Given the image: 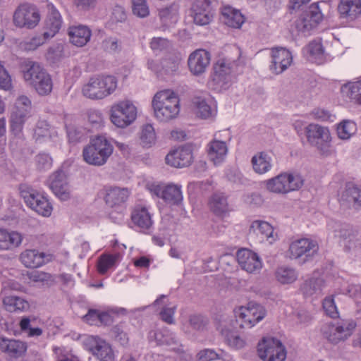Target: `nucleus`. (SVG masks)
Returning <instances> with one entry per match:
<instances>
[{
    "mask_svg": "<svg viewBox=\"0 0 361 361\" xmlns=\"http://www.w3.org/2000/svg\"><path fill=\"white\" fill-rule=\"evenodd\" d=\"M235 61L227 58L219 59L213 65L209 85L216 92L221 93L228 90L237 77Z\"/></svg>",
    "mask_w": 361,
    "mask_h": 361,
    "instance_id": "f257e3e1",
    "label": "nucleus"
},
{
    "mask_svg": "<svg viewBox=\"0 0 361 361\" xmlns=\"http://www.w3.org/2000/svg\"><path fill=\"white\" fill-rule=\"evenodd\" d=\"M152 106L155 118L161 122H169L176 118L180 113V99L171 90H164L155 94Z\"/></svg>",
    "mask_w": 361,
    "mask_h": 361,
    "instance_id": "f03ea898",
    "label": "nucleus"
},
{
    "mask_svg": "<svg viewBox=\"0 0 361 361\" xmlns=\"http://www.w3.org/2000/svg\"><path fill=\"white\" fill-rule=\"evenodd\" d=\"M104 191V200L106 204L112 209L109 217L113 222L119 224L124 221L130 190L127 188L109 186L105 188Z\"/></svg>",
    "mask_w": 361,
    "mask_h": 361,
    "instance_id": "7ed1b4c3",
    "label": "nucleus"
},
{
    "mask_svg": "<svg viewBox=\"0 0 361 361\" xmlns=\"http://www.w3.org/2000/svg\"><path fill=\"white\" fill-rule=\"evenodd\" d=\"M113 152L110 141L104 135H97L83 148L82 157L87 164L101 166L107 162Z\"/></svg>",
    "mask_w": 361,
    "mask_h": 361,
    "instance_id": "20e7f679",
    "label": "nucleus"
},
{
    "mask_svg": "<svg viewBox=\"0 0 361 361\" xmlns=\"http://www.w3.org/2000/svg\"><path fill=\"white\" fill-rule=\"evenodd\" d=\"M18 189L20 196L28 208L42 216H51L53 207L45 192L33 188L27 183L19 184Z\"/></svg>",
    "mask_w": 361,
    "mask_h": 361,
    "instance_id": "39448f33",
    "label": "nucleus"
},
{
    "mask_svg": "<svg viewBox=\"0 0 361 361\" xmlns=\"http://www.w3.org/2000/svg\"><path fill=\"white\" fill-rule=\"evenodd\" d=\"M118 80L114 75H97L91 77L82 89V94L90 99H102L116 90Z\"/></svg>",
    "mask_w": 361,
    "mask_h": 361,
    "instance_id": "423d86ee",
    "label": "nucleus"
},
{
    "mask_svg": "<svg viewBox=\"0 0 361 361\" xmlns=\"http://www.w3.org/2000/svg\"><path fill=\"white\" fill-rule=\"evenodd\" d=\"M304 178L296 173L283 172L265 180L267 190L276 194H287L300 190L304 185Z\"/></svg>",
    "mask_w": 361,
    "mask_h": 361,
    "instance_id": "0eeeda50",
    "label": "nucleus"
},
{
    "mask_svg": "<svg viewBox=\"0 0 361 361\" xmlns=\"http://www.w3.org/2000/svg\"><path fill=\"white\" fill-rule=\"evenodd\" d=\"M257 351L263 361H285L287 355L285 345L274 337H263L257 343Z\"/></svg>",
    "mask_w": 361,
    "mask_h": 361,
    "instance_id": "6e6552de",
    "label": "nucleus"
},
{
    "mask_svg": "<svg viewBox=\"0 0 361 361\" xmlns=\"http://www.w3.org/2000/svg\"><path fill=\"white\" fill-rule=\"evenodd\" d=\"M319 250L317 241L302 238L293 240L288 250V257L290 259H298L302 264L311 261Z\"/></svg>",
    "mask_w": 361,
    "mask_h": 361,
    "instance_id": "1a4fd4ad",
    "label": "nucleus"
},
{
    "mask_svg": "<svg viewBox=\"0 0 361 361\" xmlns=\"http://www.w3.org/2000/svg\"><path fill=\"white\" fill-rule=\"evenodd\" d=\"M137 118V108L130 100L119 101L110 110V120L118 128H124Z\"/></svg>",
    "mask_w": 361,
    "mask_h": 361,
    "instance_id": "9d476101",
    "label": "nucleus"
},
{
    "mask_svg": "<svg viewBox=\"0 0 361 361\" xmlns=\"http://www.w3.org/2000/svg\"><path fill=\"white\" fill-rule=\"evenodd\" d=\"M41 15L37 6L24 2L16 9L13 16V24L20 28L33 29L39 23Z\"/></svg>",
    "mask_w": 361,
    "mask_h": 361,
    "instance_id": "9b49d317",
    "label": "nucleus"
},
{
    "mask_svg": "<svg viewBox=\"0 0 361 361\" xmlns=\"http://www.w3.org/2000/svg\"><path fill=\"white\" fill-rule=\"evenodd\" d=\"M235 322L242 329H250L266 316L265 309L260 305L249 302L247 307H240L235 311Z\"/></svg>",
    "mask_w": 361,
    "mask_h": 361,
    "instance_id": "f8f14e48",
    "label": "nucleus"
},
{
    "mask_svg": "<svg viewBox=\"0 0 361 361\" xmlns=\"http://www.w3.org/2000/svg\"><path fill=\"white\" fill-rule=\"evenodd\" d=\"M356 327L353 319H341L336 324H330L324 330L325 338L333 344H338L350 337Z\"/></svg>",
    "mask_w": 361,
    "mask_h": 361,
    "instance_id": "ddd939ff",
    "label": "nucleus"
},
{
    "mask_svg": "<svg viewBox=\"0 0 361 361\" xmlns=\"http://www.w3.org/2000/svg\"><path fill=\"white\" fill-rule=\"evenodd\" d=\"M323 19L319 4L313 3L307 6L296 20V28L302 32H309L316 28Z\"/></svg>",
    "mask_w": 361,
    "mask_h": 361,
    "instance_id": "4468645a",
    "label": "nucleus"
},
{
    "mask_svg": "<svg viewBox=\"0 0 361 361\" xmlns=\"http://www.w3.org/2000/svg\"><path fill=\"white\" fill-rule=\"evenodd\" d=\"M307 142L320 151H324L331 141L330 132L327 128L319 124L310 123L305 128Z\"/></svg>",
    "mask_w": 361,
    "mask_h": 361,
    "instance_id": "2eb2a0df",
    "label": "nucleus"
},
{
    "mask_svg": "<svg viewBox=\"0 0 361 361\" xmlns=\"http://www.w3.org/2000/svg\"><path fill=\"white\" fill-rule=\"evenodd\" d=\"M193 147L187 143L171 150L166 156V163L175 168L189 166L193 161Z\"/></svg>",
    "mask_w": 361,
    "mask_h": 361,
    "instance_id": "dca6fc26",
    "label": "nucleus"
},
{
    "mask_svg": "<svg viewBox=\"0 0 361 361\" xmlns=\"http://www.w3.org/2000/svg\"><path fill=\"white\" fill-rule=\"evenodd\" d=\"M47 183L53 193L61 200L66 201L71 197L67 176L62 169H58L52 173Z\"/></svg>",
    "mask_w": 361,
    "mask_h": 361,
    "instance_id": "f3484780",
    "label": "nucleus"
},
{
    "mask_svg": "<svg viewBox=\"0 0 361 361\" xmlns=\"http://www.w3.org/2000/svg\"><path fill=\"white\" fill-rule=\"evenodd\" d=\"M210 61V52L204 49H198L189 55L188 68L193 75L199 76L206 71Z\"/></svg>",
    "mask_w": 361,
    "mask_h": 361,
    "instance_id": "a211bd4d",
    "label": "nucleus"
},
{
    "mask_svg": "<svg viewBox=\"0 0 361 361\" xmlns=\"http://www.w3.org/2000/svg\"><path fill=\"white\" fill-rule=\"evenodd\" d=\"M153 192L161 198L164 202L170 206H179L183 202L181 186L175 184H168L165 186L155 185Z\"/></svg>",
    "mask_w": 361,
    "mask_h": 361,
    "instance_id": "6ab92c4d",
    "label": "nucleus"
},
{
    "mask_svg": "<svg viewBox=\"0 0 361 361\" xmlns=\"http://www.w3.org/2000/svg\"><path fill=\"white\" fill-rule=\"evenodd\" d=\"M293 63L291 52L283 47H276L271 50V61L269 69L274 74H281Z\"/></svg>",
    "mask_w": 361,
    "mask_h": 361,
    "instance_id": "aec40b11",
    "label": "nucleus"
},
{
    "mask_svg": "<svg viewBox=\"0 0 361 361\" xmlns=\"http://www.w3.org/2000/svg\"><path fill=\"white\" fill-rule=\"evenodd\" d=\"M191 16L196 25L209 24L213 18L212 0H195L191 7Z\"/></svg>",
    "mask_w": 361,
    "mask_h": 361,
    "instance_id": "412c9836",
    "label": "nucleus"
},
{
    "mask_svg": "<svg viewBox=\"0 0 361 361\" xmlns=\"http://www.w3.org/2000/svg\"><path fill=\"white\" fill-rule=\"evenodd\" d=\"M48 13L43 25L42 35L44 39L53 37L58 33L62 25V17L59 11L52 4H47Z\"/></svg>",
    "mask_w": 361,
    "mask_h": 361,
    "instance_id": "4be33fe9",
    "label": "nucleus"
},
{
    "mask_svg": "<svg viewBox=\"0 0 361 361\" xmlns=\"http://www.w3.org/2000/svg\"><path fill=\"white\" fill-rule=\"evenodd\" d=\"M53 255L37 249H26L21 252L20 259L22 264L27 268H38L52 260Z\"/></svg>",
    "mask_w": 361,
    "mask_h": 361,
    "instance_id": "5701e85b",
    "label": "nucleus"
},
{
    "mask_svg": "<svg viewBox=\"0 0 361 361\" xmlns=\"http://www.w3.org/2000/svg\"><path fill=\"white\" fill-rule=\"evenodd\" d=\"M236 259L241 269L248 273H254L262 268V264L259 255L249 249L238 250Z\"/></svg>",
    "mask_w": 361,
    "mask_h": 361,
    "instance_id": "b1692460",
    "label": "nucleus"
},
{
    "mask_svg": "<svg viewBox=\"0 0 361 361\" xmlns=\"http://www.w3.org/2000/svg\"><path fill=\"white\" fill-rule=\"evenodd\" d=\"M130 219L135 226L143 232L149 231L153 225L149 207L143 204H135L131 209Z\"/></svg>",
    "mask_w": 361,
    "mask_h": 361,
    "instance_id": "393cba45",
    "label": "nucleus"
},
{
    "mask_svg": "<svg viewBox=\"0 0 361 361\" xmlns=\"http://www.w3.org/2000/svg\"><path fill=\"white\" fill-rule=\"evenodd\" d=\"M27 345L20 340L0 337V350L6 353L9 357L18 358L26 353Z\"/></svg>",
    "mask_w": 361,
    "mask_h": 361,
    "instance_id": "a878e982",
    "label": "nucleus"
},
{
    "mask_svg": "<svg viewBox=\"0 0 361 361\" xmlns=\"http://www.w3.org/2000/svg\"><path fill=\"white\" fill-rule=\"evenodd\" d=\"M338 12L341 19L355 20L361 15V0H340Z\"/></svg>",
    "mask_w": 361,
    "mask_h": 361,
    "instance_id": "bb28decb",
    "label": "nucleus"
},
{
    "mask_svg": "<svg viewBox=\"0 0 361 361\" xmlns=\"http://www.w3.org/2000/svg\"><path fill=\"white\" fill-rule=\"evenodd\" d=\"M21 72L25 80L32 87L41 80L47 71L37 62L28 61L21 66Z\"/></svg>",
    "mask_w": 361,
    "mask_h": 361,
    "instance_id": "cd10ccee",
    "label": "nucleus"
},
{
    "mask_svg": "<svg viewBox=\"0 0 361 361\" xmlns=\"http://www.w3.org/2000/svg\"><path fill=\"white\" fill-rule=\"evenodd\" d=\"M21 72L25 80L32 87L41 80L47 71L37 62L28 61L21 66Z\"/></svg>",
    "mask_w": 361,
    "mask_h": 361,
    "instance_id": "c85d7f7f",
    "label": "nucleus"
},
{
    "mask_svg": "<svg viewBox=\"0 0 361 361\" xmlns=\"http://www.w3.org/2000/svg\"><path fill=\"white\" fill-rule=\"evenodd\" d=\"M70 42L76 47H82L87 44L92 36V30L83 25H73L68 30Z\"/></svg>",
    "mask_w": 361,
    "mask_h": 361,
    "instance_id": "c756f323",
    "label": "nucleus"
},
{
    "mask_svg": "<svg viewBox=\"0 0 361 361\" xmlns=\"http://www.w3.org/2000/svg\"><path fill=\"white\" fill-rule=\"evenodd\" d=\"M23 237L18 231L0 228V250H13L20 245Z\"/></svg>",
    "mask_w": 361,
    "mask_h": 361,
    "instance_id": "7c9ffc66",
    "label": "nucleus"
},
{
    "mask_svg": "<svg viewBox=\"0 0 361 361\" xmlns=\"http://www.w3.org/2000/svg\"><path fill=\"white\" fill-rule=\"evenodd\" d=\"M227 152V145L224 141L214 139L207 145V156L215 165L224 160Z\"/></svg>",
    "mask_w": 361,
    "mask_h": 361,
    "instance_id": "2f4dec72",
    "label": "nucleus"
},
{
    "mask_svg": "<svg viewBox=\"0 0 361 361\" xmlns=\"http://www.w3.org/2000/svg\"><path fill=\"white\" fill-rule=\"evenodd\" d=\"M221 15L224 23L233 28H240L245 20L240 10L229 5L222 8Z\"/></svg>",
    "mask_w": 361,
    "mask_h": 361,
    "instance_id": "473e14b6",
    "label": "nucleus"
},
{
    "mask_svg": "<svg viewBox=\"0 0 361 361\" xmlns=\"http://www.w3.org/2000/svg\"><path fill=\"white\" fill-rule=\"evenodd\" d=\"M149 342L154 341L157 345H171L176 343L173 332L167 328L151 330L148 334Z\"/></svg>",
    "mask_w": 361,
    "mask_h": 361,
    "instance_id": "72a5a7b5",
    "label": "nucleus"
},
{
    "mask_svg": "<svg viewBox=\"0 0 361 361\" xmlns=\"http://www.w3.org/2000/svg\"><path fill=\"white\" fill-rule=\"evenodd\" d=\"M251 164L254 171L259 175L269 171L272 166V158L265 152H259L251 159Z\"/></svg>",
    "mask_w": 361,
    "mask_h": 361,
    "instance_id": "f704fd0d",
    "label": "nucleus"
},
{
    "mask_svg": "<svg viewBox=\"0 0 361 361\" xmlns=\"http://www.w3.org/2000/svg\"><path fill=\"white\" fill-rule=\"evenodd\" d=\"M3 305L9 312H22L29 310L30 304L25 299L14 295H6L3 298Z\"/></svg>",
    "mask_w": 361,
    "mask_h": 361,
    "instance_id": "c9c22d12",
    "label": "nucleus"
},
{
    "mask_svg": "<svg viewBox=\"0 0 361 361\" xmlns=\"http://www.w3.org/2000/svg\"><path fill=\"white\" fill-rule=\"evenodd\" d=\"M209 206L212 213L221 219L229 212L227 198L223 195L214 194L209 200Z\"/></svg>",
    "mask_w": 361,
    "mask_h": 361,
    "instance_id": "e433bc0d",
    "label": "nucleus"
},
{
    "mask_svg": "<svg viewBox=\"0 0 361 361\" xmlns=\"http://www.w3.org/2000/svg\"><path fill=\"white\" fill-rule=\"evenodd\" d=\"M341 200L357 209L361 207V190L357 185L348 183L342 192Z\"/></svg>",
    "mask_w": 361,
    "mask_h": 361,
    "instance_id": "4c0bfd02",
    "label": "nucleus"
},
{
    "mask_svg": "<svg viewBox=\"0 0 361 361\" xmlns=\"http://www.w3.org/2000/svg\"><path fill=\"white\" fill-rule=\"evenodd\" d=\"M305 50L310 59L317 64H323L326 61L324 48L321 41L312 40L306 46Z\"/></svg>",
    "mask_w": 361,
    "mask_h": 361,
    "instance_id": "58836bf2",
    "label": "nucleus"
},
{
    "mask_svg": "<svg viewBox=\"0 0 361 361\" xmlns=\"http://www.w3.org/2000/svg\"><path fill=\"white\" fill-rule=\"evenodd\" d=\"M221 334L224 337L226 343L233 348L241 349L246 344L245 340L240 337L238 331L231 326L223 328Z\"/></svg>",
    "mask_w": 361,
    "mask_h": 361,
    "instance_id": "ea45409f",
    "label": "nucleus"
},
{
    "mask_svg": "<svg viewBox=\"0 0 361 361\" xmlns=\"http://www.w3.org/2000/svg\"><path fill=\"white\" fill-rule=\"evenodd\" d=\"M275 277L281 284H291L297 280L298 274L295 269L283 265L276 269Z\"/></svg>",
    "mask_w": 361,
    "mask_h": 361,
    "instance_id": "a19ab883",
    "label": "nucleus"
},
{
    "mask_svg": "<svg viewBox=\"0 0 361 361\" xmlns=\"http://www.w3.org/2000/svg\"><path fill=\"white\" fill-rule=\"evenodd\" d=\"M26 119V113L23 110L17 109L11 113L9 121L10 130L15 136H18L22 133Z\"/></svg>",
    "mask_w": 361,
    "mask_h": 361,
    "instance_id": "79ce46f5",
    "label": "nucleus"
},
{
    "mask_svg": "<svg viewBox=\"0 0 361 361\" xmlns=\"http://www.w3.org/2000/svg\"><path fill=\"white\" fill-rule=\"evenodd\" d=\"M252 231L257 235L260 234L262 238L269 240L273 237L274 228L267 221L255 220L252 222L250 227V232Z\"/></svg>",
    "mask_w": 361,
    "mask_h": 361,
    "instance_id": "37998d69",
    "label": "nucleus"
},
{
    "mask_svg": "<svg viewBox=\"0 0 361 361\" xmlns=\"http://www.w3.org/2000/svg\"><path fill=\"white\" fill-rule=\"evenodd\" d=\"M33 138L37 143H42L51 138L50 126L47 121L37 122L34 129Z\"/></svg>",
    "mask_w": 361,
    "mask_h": 361,
    "instance_id": "c03bdc74",
    "label": "nucleus"
},
{
    "mask_svg": "<svg viewBox=\"0 0 361 361\" xmlns=\"http://www.w3.org/2000/svg\"><path fill=\"white\" fill-rule=\"evenodd\" d=\"M29 279L42 287H51L55 283L54 278L51 274L41 271L31 272Z\"/></svg>",
    "mask_w": 361,
    "mask_h": 361,
    "instance_id": "a18cd8bd",
    "label": "nucleus"
},
{
    "mask_svg": "<svg viewBox=\"0 0 361 361\" xmlns=\"http://www.w3.org/2000/svg\"><path fill=\"white\" fill-rule=\"evenodd\" d=\"M140 139L142 145L146 148H149L155 144L157 137L152 124L147 123L142 127Z\"/></svg>",
    "mask_w": 361,
    "mask_h": 361,
    "instance_id": "49530a36",
    "label": "nucleus"
},
{
    "mask_svg": "<svg viewBox=\"0 0 361 361\" xmlns=\"http://www.w3.org/2000/svg\"><path fill=\"white\" fill-rule=\"evenodd\" d=\"M32 87L36 90L38 94L41 96H46L49 94L53 89V82L51 78V75L47 73L42 76L40 80L37 81V83L32 86Z\"/></svg>",
    "mask_w": 361,
    "mask_h": 361,
    "instance_id": "de8ad7c7",
    "label": "nucleus"
},
{
    "mask_svg": "<svg viewBox=\"0 0 361 361\" xmlns=\"http://www.w3.org/2000/svg\"><path fill=\"white\" fill-rule=\"evenodd\" d=\"M127 324L126 322H121L113 326L111 332L115 341L119 342L122 345H126L128 343L129 338L126 332Z\"/></svg>",
    "mask_w": 361,
    "mask_h": 361,
    "instance_id": "09e8293b",
    "label": "nucleus"
},
{
    "mask_svg": "<svg viewBox=\"0 0 361 361\" xmlns=\"http://www.w3.org/2000/svg\"><path fill=\"white\" fill-rule=\"evenodd\" d=\"M356 123L352 121H343L337 126V134L339 138L342 140H348L356 131Z\"/></svg>",
    "mask_w": 361,
    "mask_h": 361,
    "instance_id": "8fccbe9b",
    "label": "nucleus"
},
{
    "mask_svg": "<svg viewBox=\"0 0 361 361\" xmlns=\"http://www.w3.org/2000/svg\"><path fill=\"white\" fill-rule=\"evenodd\" d=\"M35 164L38 171H47L51 169L53 159L49 153L41 152L35 157Z\"/></svg>",
    "mask_w": 361,
    "mask_h": 361,
    "instance_id": "3c124183",
    "label": "nucleus"
},
{
    "mask_svg": "<svg viewBox=\"0 0 361 361\" xmlns=\"http://www.w3.org/2000/svg\"><path fill=\"white\" fill-rule=\"evenodd\" d=\"M116 259L117 256L116 255H102L97 264V271L100 274H105L115 264Z\"/></svg>",
    "mask_w": 361,
    "mask_h": 361,
    "instance_id": "603ef678",
    "label": "nucleus"
},
{
    "mask_svg": "<svg viewBox=\"0 0 361 361\" xmlns=\"http://www.w3.org/2000/svg\"><path fill=\"white\" fill-rule=\"evenodd\" d=\"M31 320L28 317H23L19 323L21 331L25 334L28 337H37L42 334L43 331L39 327H32Z\"/></svg>",
    "mask_w": 361,
    "mask_h": 361,
    "instance_id": "864d4df0",
    "label": "nucleus"
},
{
    "mask_svg": "<svg viewBox=\"0 0 361 361\" xmlns=\"http://www.w3.org/2000/svg\"><path fill=\"white\" fill-rule=\"evenodd\" d=\"M188 322L193 330L202 331L208 325L209 319L202 314H192L189 316Z\"/></svg>",
    "mask_w": 361,
    "mask_h": 361,
    "instance_id": "5fc2aeb1",
    "label": "nucleus"
},
{
    "mask_svg": "<svg viewBox=\"0 0 361 361\" xmlns=\"http://www.w3.org/2000/svg\"><path fill=\"white\" fill-rule=\"evenodd\" d=\"M226 353L221 349H219L218 351L212 349H204L197 353V357L198 361H213L223 359Z\"/></svg>",
    "mask_w": 361,
    "mask_h": 361,
    "instance_id": "6e6d98bb",
    "label": "nucleus"
},
{
    "mask_svg": "<svg viewBox=\"0 0 361 361\" xmlns=\"http://www.w3.org/2000/svg\"><path fill=\"white\" fill-rule=\"evenodd\" d=\"M94 354L99 361H114L115 356L114 350L109 345H97L95 348Z\"/></svg>",
    "mask_w": 361,
    "mask_h": 361,
    "instance_id": "4d7b16f0",
    "label": "nucleus"
},
{
    "mask_svg": "<svg viewBox=\"0 0 361 361\" xmlns=\"http://www.w3.org/2000/svg\"><path fill=\"white\" fill-rule=\"evenodd\" d=\"M345 87L348 88V96L350 100L361 105V80L350 82Z\"/></svg>",
    "mask_w": 361,
    "mask_h": 361,
    "instance_id": "13d9d810",
    "label": "nucleus"
},
{
    "mask_svg": "<svg viewBox=\"0 0 361 361\" xmlns=\"http://www.w3.org/2000/svg\"><path fill=\"white\" fill-rule=\"evenodd\" d=\"M181 59L178 56L166 57L162 59V68L166 73L173 74L178 70Z\"/></svg>",
    "mask_w": 361,
    "mask_h": 361,
    "instance_id": "bf43d9fd",
    "label": "nucleus"
},
{
    "mask_svg": "<svg viewBox=\"0 0 361 361\" xmlns=\"http://www.w3.org/2000/svg\"><path fill=\"white\" fill-rule=\"evenodd\" d=\"M132 11L134 15L140 18H145L149 14V9L147 0H131Z\"/></svg>",
    "mask_w": 361,
    "mask_h": 361,
    "instance_id": "052dcab7",
    "label": "nucleus"
},
{
    "mask_svg": "<svg viewBox=\"0 0 361 361\" xmlns=\"http://www.w3.org/2000/svg\"><path fill=\"white\" fill-rule=\"evenodd\" d=\"M343 247L345 252L350 253L355 257L361 256V240L357 236L344 243Z\"/></svg>",
    "mask_w": 361,
    "mask_h": 361,
    "instance_id": "680f3d73",
    "label": "nucleus"
},
{
    "mask_svg": "<svg viewBox=\"0 0 361 361\" xmlns=\"http://www.w3.org/2000/svg\"><path fill=\"white\" fill-rule=\"evenodd\" d=\"M88 121L93 128H99L104 126V117L101 111L90 109L87 111Z\"/></svg>",
    "mask_w": 361,
    "mask_h": 361,
    "instance_id": "e2e57ef3",
    "label": "nucleus"
},
{
    "mask_svg": "<svg viewBox=\"0 0 361 361\" xmlns=\"http://www.w3.org/2000/svg\"><path fill=\"white\" fill-rule=\"evenodd\" d=\"M346 294L355 302L358 311H361V286L350 284L346 289Z\"/></svg>",
    "mask_w": 361,
    "mask_h": 361,
    "instance_id": "0e129e2a",
    "label": "nucleus"
},
{
    "mask_svg": "<svg viewBox=\"0 0 361 361\" xmlns=\"http://www.w3.org/2000/svg\"><path fill=\"white\" fill-rule=\"evenodd\" d=\"M13 87L12 79L8 71L0 62V89L8 91Z\"/></svg>",
    "mask_w": 361,
    "mask_h": 361,
    "instance_id": "69168bd1",
    "label": "nucleus"
},
{
    "mask_svg": "<svg viewBox=\"0 0 361 361\" xmlns=\"http://www.w3.org/2000/svg\"><path fill=\"white\" fill-rule=\"evenodd\" d=\"M322 307L326 314L331 318L338 317V312L332 297H326L322 302Z\"/></svg>",
    "mask_w": 361,
    "mask_h": 361,
    "instance_id": "338daca9",
    "label": "nucleus"
},
{
    "mask_svg": "<svg viewBox=\"0 0 361 361\" xmlns=\"http://www.w3.org/2000/svg\"><path fill=\"white\" fill-rule=\"evenodd\" d=\"M102 47L106 51L115 53L121 49V42L116 37H110L102 42Z\"/></svg>",
    "mask_w": 361,
    "mask_h": 361,
    "instance_id": "774afa93",
    "label": "nucleus"
}]
</instances>
